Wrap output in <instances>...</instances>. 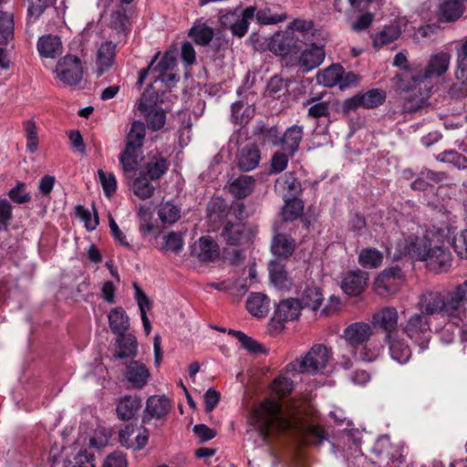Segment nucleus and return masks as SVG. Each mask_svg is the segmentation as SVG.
<instances>
[{"instance_id": "f257e3e1", "label": "nucleus", "mask_w": 467, "mask_h": 467, "mask_svg": "<svg viewBox=\"0 0 467 467\" xmlns=\"http://www.w3.org/2000/svg\"><path fill=\"white\" fill-rule=\"evenodd\" d=\"M306 408L300 401L290 400L285 404L272 399H267L256 406L251 414L250 422L266 436L269 431H308L318 441L327 439L326 431L319 425L307 424Z\"/></svg>"}, {"instance_id": "f03ea898", "label": "nucleus", "mask_w": 467, "mask_h": 467, "mask_svg": "<svg viewBox=\"0 0 467 467\" xmlns=\"http://www.w3.org/2000/svg\"><path fill=\"white\" fill-rule=\"evenodd\" d=\"M431 234H433V231L422 237L410 236L409 239H398L395 244H390L388 252L391 254L394 250L395 259L408 254L416 260L423 261L427 268L435 273L447 272L451 265V253L440 244H431Z\"/></svg>"}, {"instance_id": "7ed1b4c3", "label": "nucleus", "mask_w": 467, "mask_h": 467, "mask_svg": "<svg viewBox=\"0 0 467 467\" xmlns=\"http://www.w3.org/2000/svg\"><path fill=\"white\" fill-rule=\"evenodd\" d=\"M416 306L426 317L440 315L455 324L467 320V306L461 304L455 286L444 292L427 291L419 296Z\"/></svg>"}, {"instance_id": "20e7f679", "label": "nucleus", "mask_w": 467, "mask_h": 467, "mask_svg": "<svg viewBox=\"0 0 467 467\" xmlns=\"http://www.w3.org/2000/svg\"><path fill=\"white\" fill-rule=\"evenodd\" d=\"M330 358V349L323 344H317L301 359H296L289 363L287 369L296 373H322Z\"/></svg>"}, {"instance_id": "39448f33", "label": "nucleus", "mask_w": 467, "mask_h": 467, "mask_svg": "<svg viewBox=\"0 0 467 467\" xmlns=\"http://www.w3.org/2000/svg\"><path fill=\"white\" fill-rule=\"evenodd\" d=\"M403 333L419 347L420 352L429 348L431 338V320L420 313H414L402 324Z\"/></svg>"}, {"instance_id": "423d86ee", "label": "nucleus", "mask_w": 467, "mask_h": 467, "mask_svg": "<svg viewBox=\"0 0 467 467\" xmlns=\"http://www.w3.org/2000/svg\"><path fill=\"white\" fill-rule=\"evenodd\" d=\"M256 6L251 5L244 9L240 6L234 10H226L220 14L219 22L224 28L230 29L237 37H243L248 31L250 22L254 17Z\"/></svg>"}, {"instance_id": "0eeeda50", "label": "nucleus", "mask_w": 467, "mask_h": 467, "mask_svg": "<svg viewBox=\"0 0 467 467\" xmlns=\"http://www.w3.org/2000/svg\"><path fill=\"white\" fill-rule=\"evenodd\" d=\"M54 72L64 84L78 85L83 78L81 60L78 56L67 55L57 61Z\"/></svg>"}, {"instance_id": "6e6552de", "label": "nucleus", "mask_w": 467, "mask_h": 467, "mask_svg": "<svg viewBox=\"0 0 467 467\" xmlns=\"http://www.w3.org/2000/svg\"><path fill=\"white\" fill-rule=\"evenodd\" d=\"M404 283L402 271L400 267L394 266L385 269L374 281L375 292L386 297L396 294Z\"/></svg>"}, {"instance_id": "1a4fd4ad", "label": "nucleus", "mask_w": 467, "mask_h": 467, "mask_svg": "<svg viewBox=\"0 0 467 467\" xmlns=\"http://www.w3.org/2000/svg\"><path fill=\"white\" fill-rule=\"evenodd\" d=\"M265 43L267 50L277 57H286L298 47L297 38L286 29L276 31L265 40Z\"/></svg>"}, {"instance_id": "9d476101", "label": "nucleus", "mask_w": 467, "mask_h": 467, "mask_svg": "<svg viewBox=\"0 0 467 467\" xmlns=\"http://www.w3.org/2000/svg\"><path fill=\"white\" fill-rule=\"evenodd\" d=\"M371 324L385 332V336L398 334L399 312L394 306H384L376 311L371 317Z\"/></svg>"}, {"instance_id": "9b49d317", "label": "nucleus", "mask_w": 467, "mask_h": 467, "mask_svg": "<svg viewBox=\"0 0 467 467\" xmlns=\"http://www.w3.org/2000/svg\"><path fill=\"white\" fill-rule=\"evenodd\" d=\"M451 55L448 52L441 51L432 55L426 66L422 75L413 76L414 82H423L429 78H440L449 68Z\"/></svg>"}, {"instance_id": "f8f14e48", "label": "nucleus", "mask_w": 467, "mask_h": 467, "mask_svg": "<svg viewBox=\"0 0 467 467\" xmlns=\"http://www.w3.org/2000/svg\"><path fill=\"white\" fill-rule=\"evenodd\" d=\"M368 274L360 269L347 272L341 281V289L349 296H358L368 284Z\"/></svg>"}, {"instance_id": "ddd939ff", "label": "nucleus", "mask_w": 467, "mask_h": 467, "mask_svg": "<svg viewBox=\"0 0 467 467\" xmlns=\"http://www.w3.org/2000/svg\"><path fill=\"white\" fill-rule=\"evenodd\" d=\"M116 47L117 44L112 40H105L98 46L95 57L98 77L102 76L113 67L117 54Z\"/></svg>"}, {"instance_id": "4468645a", "label": "nucleus", "mask_w": 467, "mask_h": 467, "mask_svg": "<svg viewBox=\"0 0 467 467\" xmlns=\"http://www.w3.org/2000/svg\"><path fill=\"white\" fill-rule=\"evenodd\" d=\"M372 335L371 325L365 322H356L348 325L343 333L345 340L354 348V350L363 346Z\"/></svg>"}, {"instance_id": "2eb2a0df", "label": "nucleus", "mask_w": 467, "mask_h": 467, "mask_svg": "<svg viewBox=\"0 0 467 467\" xmlns=\"http://www.w3.org/2000/svg\"><path fill=\"white\" fill-rule=\"evenodd\" d=\"M171 401L164 395L150 396L146 402L143 422L149 423L151 420H161L171 410Z\"/></svg>"}, {"instance_id": "dca6fc26", "label": "nucleus", "mask_w": 467, "mask_h": 467, "mask_svg": "<svg viewBox=\"0 0 467 467\" xmlns=\"http://www.w3.org/2000/svg\"><path fill=\"white\" fill-rule=\"evenodd\" d=\"M373 451L382 459L387 460L386 465L388 467H400L403 462V457L398 447L391 445L389 437L382 436L377 440Z\"/></svg>"}, {"instance_id": "f3484780", "label": "nucleus", "mask_w": 467, "mask_h": 467, "mask_svg": "<svg viewBox=\"0 0 467 467\" xmlns=\"http://www.w3.org/2000/svg\"><path fill=\"white\" fill-rule=\"evenodd\" d=\"M137 109L144 115L148 128L152 130H159L163 128L166 121L164 110L148 104L145 101L144 95L140 98Z\"/></svg>"}, {"instance_id": "a211bd4d", "label": "nucleus", "mask_w": 467, "mask_h": 467, "mask_svg": "<svg viewBox=\"0 0 467 467\" xmlns=\"http://www.w3.org/2000/svg\"><path fill=\"white\" fill-rule=\"evenodd\" d=\"M323 46L312 44L308 48L301 52L298 63L304 72H309L322 64L325 59Z\"/></svg>"}, {"instance_id": "6ab92c4d", "label": "nucleus", "mask_w": 467, "mask_h": 467, "mask_svg": "<svg viewBox=\"0 0 467 467\" xmlns=\"http://www.w3.org/2000/svg\"><path fill=\"white\" fill-rule=\"evenodd\" d=\"M177 65L176 58L172 53L166 52L161 60L158 62L156 67H152V73L154 75V81H161L164 83H170L175 80V74L173 70Z\"/></svg>"}, {"instance_id": "aec40b11", "label": "nucleus", "mask_w": 467, "mask_h": 467, "mask_svg": "<svg viewBox=\"0 0 467 467\" xmlns=\"http://www.w3.org/2000/svg\"><path fill=\"white\" fill-rule=\"evenodd\" d=\"M192 254L202 262H213L219 257V246L210 236H202L192 246Z\"/></svg>"}, {"instance_id": "412c9836", "label": "nucleus", "mask_w": 467, "mask_h": 467, "mask_svg": "<svg viewBox=\"0 0 467 467\" xmlns=\"http://www.w3.org/2000/svg\"><path fill=\"white\" fill-rule=\"evenodd\" d=\"M384 340L388 344L389 351L393 360L399 364H406L410 359V348L398 334L394 336H385Z\"/></svg>"}, {"instance_id": "4be33fe9", "label": "nucleus", "mask_w": 467, "mask_h": 467, "mask_svg": "<svg viewBox=\"0 0 467 467\" xmlns=\"http://www.w3.org/2000/svg\"><path fill=\"white\" fill-rule=\"evenodd\" d=\"M150 376L148 368L140 361H131L126 367L125 378L135 389L143 388L147 384Z\"/></svg>"}, {"instance_id": "5701e85b", "label": "nucleus", "mask_w": 467, "mask_h": 467, "mask_svg": "<svg viewBox=\"0 0 467 467\" xmlns=\"http://www.w3.org/2000/svg\"><path fill=\"white\" fill-rule=\"evenodd\" d=\"M464 4L461 0H440L438 19L440 22H454L464 13Z\"/></svg>"}, {"instance_id": "b1692460", "label": "nucleus", "mask_w": 467, "mask_h": 467, "mask_svg": "<svg viewBox=\"0 0 467 467\" xmlns=\"http://www.w3.org/2000/svg\"><path fill=\"white\" fill-rule=\"evenodd\" d=\"M302 306L297 299L282 300L276 306L275 317L278 322L293 321L300 316Z\"/></svg>"}, {"instance_id": "393cba45", "label": "nucleus", "mask_w": 467, "mask_h": 467, "mask_svg": "<svg viewBox=\"0 0 467 467\" xmlns=\"http://www.w3.org/2000/svg\"><path fill=\"white\" fill-rule=\"evenodd\" d=\"M261 153L257 146L251 144L244 146L238 156L237 166L241 171L254 170L260 162Z\"/></svg>"}, {"instance_id": "a878e982", "label": "nucleus", "mask_w": 467, "mask_h": 467, "mask_svg": "<svg viewBox=\"0 0 467 467\" xmlns=\"http://www.w3.org/2000/svg\"><path fill=\"white\" fill-rule=\"evenodd\" d=\"M447 179V174L441 171H434L431 170H423L419 176L411 182V189L417 191H427L435 184L440 183Z\"/></svg>"}, {"instance_id": "bb28decb", "label": "nucleus", "mask_w": 467, "mask_h": 467, "mask_svg": "<svg viewBox=\"0 0 467 467\" xmlns=\"http://www.w3.org/2000/svg\"><path fill=\"white\" fill-rule=\"evenodd\" d=\"M302 136V127L297 125L289 127L282 135L281 149L283 151L293 157L299 148Z\"/></svg>"}, {"instance_id": "cd10ccee", "label": "nucleus", "mask_w": 467, "mask_h": 467, "mask_svg": "<svg viewBox=\"0 0 467 467\" xmlns=\"http://www.w3.org/2000/svg\"><path fill=\"white\" fill-rule=\"evenodd\" d=\"M60 37L54 35H46L37 41V50L41 57L55 58L62 53Z\"/></svg>"}, {"instance_id": "c85d7f7f", "label": "nucleus", "mask_w": 467, "mask_h": 467, "mask_svg": "<svg viewBox=\"0 0 467 467\" xmlns=\"http://www.w3.org/2000/svg\"><path fill=\"white\" fill-rule=\"evenodd\" d=\"M141 407V400L134 395H127L119 399L116 412L119 419L128 420L132 419Z\"/></svg>"}, {"instance_id": "c756f323", "label": "nucleus", "mask_w": 467, "mask_h": 467, "mask_svg": "<svg viewBox=\"0 0 467 467\" xmlns=\"http://www.w3.org/2000/svg\"><path fill=\"white\" fill-rule=\"evenodd\" d=\"M401 34V28L399 25L391 24L384 26L380 31L371 35L372 45L374 48L379 49L398 39Z\"/></svg>"}, {"instance_id": "7c9ffc66", "label": "nucleus", "mask_w": 467, "mask_h": 467, "mask_svg": "<svg viewBox=\"0 0 467 467\" xmlns=\"http://www.w3.org/2000/svg\"><path fill=\"white\" fill-rule=\"evenodd\" d=\"M297 300L302 307H307L316 311L320 307L323 302V295L318 286L314 284H309L306 285Z\"/></svg>"}, {"instance_id": "2f4dec72", "label": "nucleus", "mask_w": 467, "mask_h": 467, "mask_svg": "<svg viewBox=\"0 0 467 467\" xmlns=\"http://www.w3.org/2000/svg\"><path fill=\"white\" fill-rule=\"evenodd\" d=\"M168 161L160 152L150 153L145 169L150 180H158L168 171Z\"/></svg>"}, {"instance_id": "473e14b6", "label": "nucleus", "mask_w": 467, "mask_h": 467, "mask_svg": "<svg viewBox=\"0 0 467 467\" xmlns=\"http://www.w3.org/2000/svg\"><path fill=\"white\" fill-rule=\"evenodd\" d=\"M118 352L117 358H134L137 355L138 344L135 336L132 334L117 335Z\"/></svg>"}, {"instance_id": "72a5a7b5", "label": "nucleus", "mask_w": 467, "mask_h": 467, "mask_svg": "<svg viewBox=\"0 0 467 467\" xmlns=\"http://www.w3.org/2000/svg\"><path fill=\"white\" fill-rule=\"evenodd\" d=\"M108 319L111 331L116 335L126 333L130 327V318L120 306L111 309Z\"/></svg>"}, {"instance_id": "f704fd0d", "label": "nucleus", "mask_w": 467, "mask_h": 467, "mask_svg": "<svg viewBox=\"0 0 467 467\" xmlns=\"http://www.w3.org/2000/svg\"><path fill=\"white\" fill-rule=\"evenodd\" d=\"M456 78L462 80L460 84H454L451 88V94L456 97H465L467 95V57L457 56V68L455 71Z\"/></svg>"}, {"instance_id": "c9c22d12", "label": "nucleus", "mask_w": 467, "mask_h": 467, "mask_svg": "<svg viewBox=\"0 0 467 467\" xmlns=\"http://www.w3.org/2000/svg\"><path fill=\"white\" fill-rule=\"evenodd\" d=\"M295 247V241L291 237L278 234L272 241L271 250L275 256L287 258L293 254Z\"/></svg>"}, {"instance_id": "e433bc0d", "label": "nucleus", "mask_w": 467, "mask_h": 467, "mask_svg": "<svg viewBox=\"0 0 467 467\" xmlns=\"http://www.w3.org/2000/svg\"><path fill=\"white\" fill-rule=\"evenodd\" d=\"M254 184L255 180L253 176L242 175L231 182L230 192L238 199L245 198L253 192Z\"/></svg>"}, {"instance_id": "4c0bfd02", "label": "nucleus", "mask_w": 467, "mask_h": 467, "mask_svg": "<svg viewBox=\"0 0 467 467\" xmlns=\"http://www.w3.org/2000/svg\"><path fill=\"white\" fill-rule=\"evenodd\" d=\"M358 262L363 268L377 269L382 265L383 254L376 248H363L358 254Z\"/></svg>"}, {"instance_id": "58836bf2", "label": "nucleus", "mask_w": 467, "mask_h": 467, "mask_svg": "<svg viewBox=\"0 0 467 467\" xmlns=\"http://www.w3.org/2000/svg\"><path fill=\"white\" fill-rule=\"evenodd\" d=\"M246 308L254 317H265L269 311V300L264 294H252L246 300Z\"/></svg>"}, {"instance_id": "ea45409f", "label": "nucleus", "mask_w": 467, "mask_h": 467, "mask_svg": "<svg viewBox=\"0 0 467 467\" xmlns=\"http://www.w3.org/2000/svg\"><path fill=\"white\" fill-rule=\"evenodd\" d=\"M269 276L274 285L279 289H286L291 282L287 276L285 265L277 260H273L269 264Z\"/></svg>"}, {"instance_id": "a19ab883", "label": "nucleus", "mask_w": 467, "mask_h": 467, "mask_svg": "<svg viewBox=\"0 0 467 467\" xmlns=\"http://www.w3.org/2000/svg\"><path fill=\"white\" fill-rule=\"evenodd\" d=\"M157 214L163 224H173L181 217V207L171 201L161 202Z\"/></svg>"}, {"instance_id": "79ce46f5", "label": "nucleus", "mask_w": 467, "mask_h": 467, "mask_svg": "<svg viewBox=\"0 0 467 467\" xmlns=\"http://www.w3.org/2000/svg\"><path fill=\"white\" fill-rule=\"evenodd\" d=\"M145 136V124L140 120L133 121L127 135L126 147L139 150L143 145Z\"/></svg>"}, {"instance_id": "37998d69", "label": "nucleus", "mask_w": 467, "mask_h": 467, "mask_svg": "<svg viewBox=\"0 0 467 467\" xmlns=\"http://www.w3.org/2000/svg\"><path fill=\"white\" fill-rule=\"evenodd\" d=\"M343 68L339 65H333L317 74V81L325 87L340 86Z\"/></svg>"}, {"instance_id": "c03bdc74", "label": "nucleus", "mask_w": 467, "mask_h": 467, "mask_svg": "<svg viewBox=\"0 0 467 467\" xmlns=\"http://www.w3.org/2000/svg\"><path fill=\"white\" fill-rule=\"evenodd\" d=\"M223 236L230 245L241 244L245 238V226L241 223H227L223 227Z\"/></svg>"}, {"instance_id": "a18cd8bd", "label": "nucleus", "mask_w": 467, "mask_h": 467, "mask_svg": "<svg viewBox=\"0 0 467 467\" xmlns=\"http://www.w3.org/2000/svg\"><path fill=\"white\" fill-rule=\"evenodd\" d=\"M254 115V108L238 101L232 105L231 119L239 125L247 124Z\"/></svg>"}, {"instance_id": "49530a36", "label": "nucleus", "mask_w": 467, "mask_h": 467, "mask_svg": "<svg viewBox=\"0 0 467 467\" xmlns=\"http://www.w3.org/2000/svg\"><path fill=\"white\" fill-rule=\"evenodd\" d=\"M323 95L310 96L305 102L304 106H309L308 115L312 118L327 117L329 114V106L326 101H322Z\"/></svg>"}, {"instance_id": "de8ad7c7", "label": "nucleus", "mask_w": 467, "mask_h": 467, "mask_svg": "<svg viewBox=\"0 0 467 467\" xmlns=\"http://www.w3.org/2000/svg\"><path fill=\"white\" fill-rule=\"evenodd\" d=\"M289 373L296 372L289 371L286 367L285 371L284 373H281L277 378L275 379L271 386L272 392L275 395L282 397L291 392L294 384L292 378L289 376Z\"/></svg>"}, {"instance_id": "09e8293b", "label": "nucleus", "mask_w": 467, "mask_h": 467, "mask_svg": "<svg viewBox=\"0 0 467 467\" xmlns=\"http://www.w3.org/2000/svg\"><path fill=\"white\" fill-rule=\"evenodd\" d=\"M110 27L116 31L119 36H125L128 30L129 18L126 14V8L118 6L110 16Z\"/></svg>"}, {"instance_id": "8fccbe9b", "label": "nucleus", "mask_w": 467, "mask_h": 467, "mask_svg": "<svg viewBox=\"0 0 467 467\" xmlns=\"http://www.w3.org/2000/svg\"><path fill=\"white\" fill-rule=\"evenodd\" d=\"M300 188V182L293 172L285 173L279 177L275 183V189L276 192H287L290 194H294Z\"/></svg>"}, {"instance_id": "3c124183", "label": "nucleus", "mask_w": 467, "mask_h": 467, "mask_svg": "<svg viewBox=\"0 0 467 467\" xmlns=\"http://www.w3.org/2000/svg\"><path fill=\"white\" fill-rule=\"evenodd\" d=\"M190 36L198 45L206 46L213 37V29L206 24L194 25L190 31Z\"/></svg>"}, {"instance_id": "603ef678", "label": "nucleus", "mask_w": 467, "mask_h": 467, "mask_svg": "<svg viewBox=\"0 0 467 467\" xmlns=\"http://www.w3.org/2000/svg\"><path fill=\"white\" fill-rule=\"evenodd\" d=\"M77 216L84 223V225L88 231H93L99 224V215L94 207L89 210L82 205L76 207Z\"/></svg>"}, {"instance_id": "864d4df0", "label": "nucleus", "mask_w": 467, "mask_h": 467, "mask_svg": "<svg viewBox=\"0 0 467 467\" xmlns=\"http://www.w3.org/2000/svg\"><path fill=\"white\" fill-rule=\"evenodd\" d=\"M361 106L366 109H373L381 105L386 99L385 92L381 89H370L366 93L358 94Z\"/></svg>"}, {"instance_id": "5fc2aeb1", "label": "nucleus", "mask_w": 467, "mask_h": 467, "mask_svg": "<svg viewBox=\"0 0 467 467\" xmlns=\"http://www.w3.org/2000/svg\"><path fill=\"white\" fill-rule=\"evenodd\" d=\"M25 134L26 138V150L34 153L38 150V134L36 122L33 119H27L23 122Z\"/></svg>"}, {"instance_id": "6e6d98bb", "label": "nucleus", "mask_w": 467, "mask_h": 467, "mask_svg": "<svg viewBox=\"0 0 467 467\" xmlns=\"http://www.w3.org/2000/svg\"><path fill=\"white\" fill-rule=\"evenodd\" d=\"M132 190L138 198L146 200L153 195L155 188L147 178L140 176L133 181Z\"/></svg>"}, {"instance_id": "4d7b16f0", "label": "nucleus", "mask_w": 467, "mask_h": 467, "mask_svg": "<svg viewBox=\"0 0 467 467\" xmlns=\"http://www.w3.org/2000/svg\"><path fill=\"white\" fill-rule=\"evenodd\" d=\"M254 16L261 25H275L286 18L285 14H274L269 7L256 9Z\"/></svg>"}, {"instance_id": "13d9d810", "label": "nucleus", "mask_w": 467, "mask_h": 467, "mask_svg": "<svg viewBox=\"0 0 467 467\" xmlns=\"http://www.w3.org/2000/svg\"><path fill=\"white\" fill-rule=\"evenodd\" d=\"M462 324H467V320L458 324L453 323L451 320H447L443 327H436V332L439 334L441 341L444 344L452 343L456 336V328L460 327Z\"/></svg>"}, {"instance_id": "bf43d9fd", "label": "nucleus", "mask_w": 467, "mask_h": 467, "mask_svg": "<svg viewBox=\"0 0 467 467\" xmlns=\"http://www.w3.org/2000/svg\"><path fill=\"white\" fill-rule=\"evenodd\" d=\"M381 347L363 345L360 348L353 350L354 357L357 360L371 362L374 361L380 354Z\"/></svg>"}, {"instance_id": "052dcab7", "label": "nucleus", "mask_w": 467, "mask_h": 467, "mask_svg": "<svg viewBox=\"0 0 467 467\" xmlns=\"http://www.w3.org/2000/svg\"><path fill=\"white\" fill-rule=\"evenodd\" d=\"M164 244L160 247L161 251H170L173 253L180 252L183 247V239L181 234L171 232L162 236Z\"/></svg>"}, {"instance_id": "680f3d73", "label": "nucleus", "mask_w": 467, "mask_h": 467, "mask_svg": "<svg viewBox=\"0 0 467 467\" xmlns=\"http://www.w3.org/2000/svg\"><path fill=\"white\" fill-rule=\"evenodd\" d=\"M14 18L7 12H0V43H4L13 36Z\"/></svg>"}, {"instance_id": "e2e57ef3", "label": "nucleus", "mask_w": 467, "mask_h": 467, "mask_svg": "<svg viewBox=\"0 0 467 467\" xmlns=\"http://www.w3.org/2000/svg\"><path fill=\"white\" fill-rule=\"evenodd\" d=\"M304 205L300 200H290L285 202L282 210V215L285 221H294L303 212Z\"/></svg>"}, {"instance_id": "0e129e2a", "label": "nucleus", "mask_w": 467, "mask_h": 467, "mask_svg": "<svg viewBox=\"0 0 467 467\" xmlns=\"http://www.w3.org/2000/svg\"><path fill=\"white\" fill-rule=\"evenodd\" d=\"M65 467H95L94 456L87 451H80L73 459L65 462Z\"/></svg>"}, {"instance_id": "69168bd1", "label": "nucleus", "mask_w": 467, "mask_h": 467, "mask_svg": "<svg viewBox=\"0 0 467 467\" xmlns=\"http://www.w3.org/2000/svg\"><path fill=\"white\" fill-rule=\"evenodd\" d=\"M437 159L443 162L453 164L458 169H467V158L457 151H444Z\"/></svg>"}, {"instance_id": "338daca9", "label": "nucleus", "mask_w": 467, "mask_h": 467, "mask_svg": "<svg viewBox=\"0 0 467 467\" xmlns=\"http://www.w3.org/2000/svg\"><path fill=\"white\" fill-rule=\"evenodd\" d=\"M98 176L99 182L103 188L104 193L107 196H110L112 193L116 192L117 180L113 173L105 172L103 170H99Z\"/></svg>"}, {"instance_id": "774afa93", "label": "nucleus", "mask_w": 467, "mask_h": 467, "mask_svg": "<svg viewBox=\"0 0 467 467\" xmlns=\"http://www.w3.org/2000/svg\"><path fill=\"white\" fill-rule=\"evenodd\" d=\"M452 247L460 258L467 260V228L453 237Z\"/></svg>"}]
</instances>
